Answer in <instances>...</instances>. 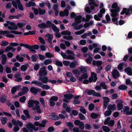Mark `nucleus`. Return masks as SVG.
I'll return each mask as SVG.
<instances>
[{
  "mask_svg": "<svg viewBox=\"0 0 132 132\" xmlns=\"http://www.w3.org/2000/svg\"><path fill=\"white\" fill-rule=\"evenodd\" d=\"M20 45L23 46V47H25L26 48L30 50V52H32L34 53H36V51L35 50H38L39 48V46L37 44L31 46L27 44L21 43L20 44Z\"/></svg>",
  "mask_w": 132,
  "mask_h": 132,
  "instance_id": "nucleus-1",
  "label": "nucleus"
},
{
  "mask_svg": "<svg viewBox=\"0 0 132 132\" xmlns=\"http://www.w3.org/2000/svg\"><path fill=\"white\" fill-rule=\"evenodd\" d=\"M15 1H12V3L13 6L16 9H17L18 7L19 10L23 11V8L20 0H15Z\"/></svg>",
  "mask_w": 132,
  "mask_h": 132,
  "instance_id": "nucleus-2",
  "label": "nucleus"
},
{
  "mask_svg": "<svg viewBox=\"0 0 132 132\" xmlns=\"http://www.w3.org/2000/svg\"><path fill=\"white\" fill-rule=\"evenodd\" d=\"M125 14L126 15H129L132 14V5L130 6L129 8H123L120 14L123 15Z\"/></svg>",
  "mask_w": 132,
  "mask_h": 132,
  "instance_id": "nucleus-3",
  "label": "nucleus"
},
{
  "mask_svg": "<svg viewBox=\"0 0 132 132\" xmlns=\"http://www.w3.org/2000/svg\"><path fill=\"white\" fill-rule=\"evenodd\" d=\"M26 127L28 130L31 132H32L33 130L35 131H37L38 130V128L37 127L36 128L34 125L30 122L28 123Z\"/></svg>",
  "mask_w": 132,
  "mask_h": 132,
  "instance_id": "nucleus-4",
  "label": "nucleus"
},
{
  "mask_svg": "<svg viewBox=\"0 0 132 132\" xmlns=\"http://www.w3.org/2000/svg\"><path fill=\"white\" fill-rule=\"evenodd\" d=\"M39 103V102L38 101L31 99L28 101L27 106L29 108H31L34 107V104L37 105Z\"/></svg>",
  "mask_w": 132,
  "mask_h": 132,
  "instance_id": "nucleus-5",
  "label": "nucleus"
},
{
  "mask_svg": "<svg viewBox=\"0 0 132 132\" xmlns=\"http://www.w3.org/2000/svg\"><path fill=\"white\" fill-rule=\"evenodd\" d=\"M97 75L96 73L94 72H92L91 77H90L89 78V82H92V81L95 82L97 81Z\"/></svg>",
  "mask_w": 132,
  "mask_h": 132,
  "instance_id": "nucleus-6",
  "label": "nucleus"
},
{
  "mask_svg": "<svg viewBox=\"0 0 132 132\" xmlns=\"http://www.w3.org/2000/svg\"><path fill=\"white\" fill-rule=\"evenodd\" d=\"M95 0H88V4L90 6V8L92 10H94L95 7L98 6L97 4L96 3Z\"/></svg>",
  "mask_w": 132,
  "mask_h": 132,
  "instance_id": "nucleus-7",
  "label": "nucleus"
},
{
  "mask_svg": "<svg viewBox=\"0 0 132 132\" xmlns=\"http://www.w3.org/2000/svg\"><path fill=\"white\" fill-rule=\"evenodd\" d=\"M120 7H118L116 9H111L110 10L111 13V16L112 17L117 16L118 15V13L120 12Z\"/></svg>",
  "mask_w": 132,
  "mask_h": 132,
  "instance_id": "nucleus-8",
  "label": "nucleus"
},
{
  "mask_svg": "<svg viewBox=\"0 0 132 132\" xmlns=\"http://www.w3.org/2000/svg\"><path fill=\"white\" fill-rule=\"evenodd\" d=\"M30 91L32 93L36 95L37 92H41V90L39 88H36L35 87H33L30 88Z\"/></svg>",
  "mask_w": 132,
  "mask_h": 132,
  "instance_id": "nucleus-9",
  "label": "nucleus"
},
{
  "mask_svg": "<svg viewBox=\"0 0 132 132\" xmlns=\"http://www.w3.org/2000/svg\"><path fill=\"white\" fill-rule=\"evenodd\" d=\"M112 75L113 78L116 79L117 77H119V72L117 69L114 70L112 72Z\"/></svg>",
  "mask_w": 132,
  "mask_h": 132,
  "instance_id": "nucleus-10",
  "label": "nucleus"
},
{
  "mask_svg": "<svg viewBox=\"0 0 132 132\" xmlns=\"http://www.w3.org/2000/svg\"><path fill=\"white\" fill-rule=\"evenodd\" d=\"M130 108L128 106H125L124 108L123 109V112L126 113V115H131L132 114V112L129 111Z\"/></svg>",
  "mask_w": 132,
  "mask_h": 132,
  "instance_id": "nucleus-11",
  "label": "nucleus"
},
{
  "mask_svg": "<svg viewBox=\"0 0 132 132\" xmlns=\"http://www.w3.org/2000/svg\"><path fill=\"white\" fill-rule=\"evenodd\" d=\"M39 79L43 83L46 84L48 82V78L46 76L39 77Z\"/></svg>",
  "mask_w": 132,
  "mask_h": 132,
  "instance_id": "nucleus-12",
  "label": "nucleus"
},
{
  "mask_svg": "<svg viewBox=\"0 0 132 132\" xmlns=\"http://www.w3.org/2000/svg\"><path fill=\"white\" fill-rule=\"evenodd\" d=\"M21 86V85H19L13 87L11 90L12 94H14L20 88Z\"/></svg>",
  "mask_w": 132,
  "mask_h": 132,
  "instance_id": "nucleus-13",
  "label": "nucleus"
},
{
  "mask_svg": "<svg viewBox=\"0 0 132 132\" xmlns=\"http://www.w3.org/2000/svg\"><path fill=\"white\" fill-rule=\"evenodd\" d=\"M47 73L46 70H43L40 69L38 72V75L39 77L43 76V75L46 76L47 75Z\"/></svg>",
  "mask_w": 132,
  "mask_h": 132,
  "instance_id": "nucleus-14",
  "label": "nucleus"
},
{
  "mask_svg": "<svg viewBox=\"0 0 132 132\" xmlns=\"http://www.w3.org/2000/svg\"><path fill=\"white\" fill-rule=\"evenodd\" d=\"M125 72L127 73L128 75L130 76L132 75V69L131 67H128L125 69Z\"/></svg>",
  "mask_w": 132,
  "mask_h": 132,
  "instance_id": "nucleus-15",
  "label": "nucleus"
},
{
  "mask_svg": "<svg viewBox=\"0 0 132 132\" xmlns=\"http://www.w3.org/2000/svg\"><path fill=\"white\" fill-rule=\"evenodd\" d=\"M46 36L48 37L47 40L48 42L50 43H52V40L53 38V35L49 33L47 34L46 35Z\"/></svg>",
  "mask_w": 132,
  "mask_h": 132,
  "instance_id": "nucleus-16",
  "label": "nucleus"
},
{
  "mask_svg": "<svg viewBox=\"0 0 132 132\" xmlns=\"http://www.w3.org/2000/svg\"><path fill=\"white\" fill-rule=\"evenodd\" d=\"M36 4L35 2L32 1H29L28 3L26 4V7H29L31 6H34L36 5Z\"/></svg>",
  "mask_w": 132,
  "mask_h": 132,
  "instance_id": "nucleus-17",
  "label": "nucleus"
},
{
  "mask_svg": "<svg viewBox=\"0 0 132 132\" xmlns=\"http://www.w3.org/2000/svg\"><path fill=\"white\" fill-rule=\"evenodd\" d=\"M108 109L109 110H116V104H113L112 105L109 104L108 105Z\"/></svg>",
  "mask_w": 132,
  "mask_h": 132,
  "instance_id": "nucleus-18",
  "label": "nucleus"
},
{
  "mask_svg": "<svg viewBox=\"0 0 132 132\" xmlns=\"http://www.w3.org/2000/svg\"><path fill=\"white\" fill-rule=\"evenodd\" d=\"M74 96L73 95L70 94H66L64 95V97L66 99L71 100Z\"/></svg>",
  "mask_w": 132,
  "mask_h": 132,
  "instance_id": "nucleus-19",
  "label": "nucleus"
},
{
  "mask_svg": "<svg viewBox=\"0 0 132 132\" xmlns=\"http://www.w3.org/2000/svg\"><path fill=\"white\" fill-rule=\"evenodd\" d=\"M33 110L36 111L37 113H41L42 112L41 110L40 109V107L39 105H37L34 107L33 109Z\"/></svg>",
  "mask_w": 132,
  "mask_h": 132,
  "instance_id": "nucleus-20",
  "label": "nucleus"
},
{
  "mask_svg": "<svg viewBox=\"0 0 132 132\" xmlns=\"http://www.w3.org/2000/svg\"><path fill=\"white\" fill-rule=\"evenodd\" d=\"M32 84H35L36 85L38 86H41L42 85H43V83L41 82H39L36 80H34L32 81L31 82Z\"/></svg>",
  "mask_w": 132,
  "mask_h": 132,
  "instance_id": "nucleus-21",
  "label": "nucleus"
},
{
  "mask_svg": "<svg viewBox=\"0 0 132 132\" xmlns=\"http://www.w3.org/2000/svg\"><path fill=\"white\" fill-rule=\"evenodd\" d=\"M83 74L81 76V77L79 78V80L80 81H82V79H86L88 78V76L87 74L86 73H83Z\"/></svg>",
  "mask_w": 132,
  "mask_h": 132,
  "instance_id": "nucleus-22",
  "label": "nucleus"
},
{
  "mask_svg": "<svg viewBox=\"0 0 132 132\" xmlns=\"http://www.w3.org/2000/svg\"><path fill=\"white\" fill-rule=\"evenodd\" d=\"M66 125L68 127L70 130H72V128L74 127V125L71 122H66Z\"/></svg>",
  "mask_w": 132,
  "mask_h": 132,
  "instance_id": "nucleus-23",
  "label": "nucleus"
},
{
  "mask_svg": "<svg viewBox=\"0 0 132 132\" xmlns=\"http://www.w3.org/2000/svg\"><path fill=\"white\" fill-rule=\"evenodd\" d=\"M1 120L2 124L3 125H5L6 123L7 119L6 117H2L1 118Z\"/></svg>",
  "mask_w": 132,
  "mask_h": 132,
  "instance_id": "nucleus-24",
  "label": "nucleus"
},
{
  "mask_svg": "<svg viewBox=\"0 0 132 132\" xmlns=\"http://www.w3.org/2000/svg\"><path fill=\"white\" fill-rule=\"evenodd\" d=\"M7 97L5 95H2L0 98V100L1 102L3 103L5 102L6 101Z\"/></svg>",
  "mask_w": 132,
  "mask_h": 132,
  "instance_id": "nucleus-25",
  "label": "nucleus"
},
{
  "mask_svg": "<svg viewBox=\"0 0 132 132\" xmlns=\"http://www.w3.org/2000/svg\"><path fill=\"white\" fill-rule=\"evenodd\" d=\"M52 28L53 31L56 33H58L59 31V30L56 27L55 25L53 23Z\"/></svg>",
  "mask_w": 132,
  "mask_h": 132,
  "instance_id": "nucleus-26",
  "label": "nucleus"
},
{
  "mask_svg": "<svg viewBox=\"0 0 132 132\" xmlns=\"http://www.w3.org/2000/svg\"><path fill=\"white\" fill-rule=\"evenodd\" d=\"M23 112L28 119H29L30 118V116L29 113V111L28 110H23Z\"/></svg>",
  "mask_w": 132,
  "mask_h": 132,
  "instance_id": "nucleus-27",
  "label": "nucleus"
},
{
  "mask_svg": "<svg viewBox=\"0 0 132 132\" xmlns=\"http://www.w3.org/2000/svg\"><path fill=\"white\" fill-rule=\"evenodd\" d=\"M127 86L124 85H121L118 87V89L122 90H125L127 89Z\"/></svg>",
  "mask_w": 132,
  "mask_h": 132,
  "instance_id": "nucleus-28",
  "label": "nucleus"
},
{
  "mask_svg": "<svg viewBox=\"0 0 132 132\" xmlns=\"http://www.w3.org/2000/svg\"><path fill=\"white\" fill-rule=\"evenodd\" d=\"M46 24L44 22H42L41 23L39 24L38 25V27L40 28H46Z\"/></svg>",
  "mask_w": 132,
  "mask_h": 132,
  "instance_id": "nucleus-29",
  "label": "nucleus"
},
{
  "mask_svg": "<svg viewBox=\"0 0 132 132\" xmlns=\"http://www.w3.org/2000/svg\"><path fill=\"white\" fill-rule=\"evenodd\" d=\"M28 64L23 65H21L20 67V69L22 71H25L27 69Z\"/></svg>",
  "mask_w": 132,
  "mask_h": 132,
  "instance_id": "nucleus-30",
  "label": "nucleus"
},
{
  "mask_svg": "<svg viewBox=\"0 0 132 132\" xmlns=\"http://www.w3.org/2000/svg\"><path fill=\"white\" fill-rule=\"evenodd\" d=\"M7 23H8L11 26H13V27H14L16 29H18V26L14 22H11L10 21H6Z\"/></svg>",
  "mask_w": 132,
  "mask_h": 132,
  "instance_id": "nucleus-31",
  "label": "nucleus"
},
{
  "mask_svg": "<svg viewBox=\"0 0 132 132\" xmlns=\"http://www.w3.org/2000/svg\"><path fill=\"white\" fill-rule=\"evenodd\" d=\"M61 34L63 35H71L70 32L68 30L62 31L61 32Z\"/></svg>",
  "mask_w": 132,
  "mask_h": 132,
  "instance_id": "nucleus-32",
  "label": "nucleus"
},
{
  "mask_svg": "<svg viewBox=\"0 0 132 132\" xmlns=\"http://www.w3.org/2000/svg\"><path fill=\"white\" fill-rule=\"evenodd\" d=\"M16 59L19 62H21L23 61L24 58L23 57H20L19 55H17L16 56Z\"/></svg>",
  "mask_w": 132,
  "mask_h": 132,
  "instance_id": "nucleus-33",
  "label": "nucleus"
},
{
  "mask_svg": "<svg viewBox=\"0 0 132 132\" xmlns=\"http://www.w3.org/2000/svg\"><path fill=\"white\" fill-rule=\"evenodd\" d=\"M93 60L91 56H89L88 58L86 59L85 61L88 64H90L91 63V61Z\"/></svg>",
  "mask_w": 132,
  "mask_h": 132,
  "instance_id": "nucleus-34",
  "label": "nucleus"
},
{
  "mask_svg": "<svg viewBox=\"0 0 132 132\" xmlns=\"http://www.w3.org/2000/svg\"><path fill=\"white\" fill-rule=\"evenodd\" d=\"M123 104L120 103H118L117 105V107L119 110H121L123 107Z\"/></svg>",
  "mask_w": 132,
  "mask_h": 132,
  "instance_id": "nucleus-35",
  "label": "nucleus"
},
{
  "mask_svg": "<svg viewBox=\"0 0 132 132\" xmlns=\"http://www.w3.org/2000/svg\"><path fill=\"white\" fill-rule=\"evenodd\" d=\"M102 128L103 131L105 132H109L110 131V129L106 126H102Z\"/></svg>",
  "mask_w": 132,
  "mask_h": 132,
  "instance_id": "nucleus-36",
  "label": "nucleus"
},
{
  "mask_svg": "<svg viewBox=\"0 0 132 132\" xmlns=\"http://www.w3.org/2000/svg\"><path fill=\"white\" fill-rule=\"evenodd\" d=\"M79 117L80 119L81 120H85L86 119L85 117L81 113H79Z\"/></svg>",
  "mask_w": 132,
  "mask_h": 132,
  "instance_id": "nucleus-37",
  "label": "nucleus"
},
{
  "mask_svg": "<svg viewBox=\"0 0 132 132\" xmlns=\"http://www.w3.org/2000/svg\"><path fill=\"white\" fill-rule=\"evenodd\" d=\"M95 93V91L94 90L90 89L88 90L87 92V94L90 95H94V93Z\"/></svg>",
  "mask_w": 132,
  "mask_h": 132,
  "instance_id": "nucleus-38",
  "label": "nucleus"
},
{
  "mask_svg": "<svg viewBox=\"0 0 132 132\" xmlns=\"http://www.w3.org/2000/svg\"><path fill=\"white\" fill-rule=\"evenodd\" d=\"M52 62L51 60L47 59L44 61V64L45 65H47L51 63Z\"/></svg>",
  "mask_w": 132,
  "mask_h": 132,
  "instance_id": "nucleus-39",
  "label": "nucleus"
},
{
  "mask_svg": "<svg viewBox=\"0 0 132 132\" xmlns=\"http://www.w3.org/2000/svg\"><path fill=\"white\" fill-rule=\"evenodd\" d=\"M9 44V42H7L4 40H2L1 43V45L2 46H4L7 45Z\"/></svg>",
  "mask_w": 132,
  "mask_h": 132,
  "instance_id": "nucleus-40",
  "label": "nucleus"
},
{
  "mask_svg": "<svg viewBox=\"0 0 132 132\" xmlns=\"http://www.w3.org/2000/svg\"><path fill=\"white\" fill-rule=\"evenodd\" d=\"M112 113V111L110 110H106V111L104 113V115L105 116H109Z\"/></svg>",
  "mask_w": 132,
  "mask_h": 132,
  "instance_id": "nucleus-41",
  "label": "nucleus"
},
{
  "mask_svg": "<svg viewBox=\"0 0 132 132\" xmlns=\"http://www.w3.org/2000/svg\"><path fill=\"white\" fill-rule=\"evenodd\" d=\"M76 65V62H72L70 63L69 65L70 68H75Z\"/></svg>",
  "mask_w": 132,
  "mask_h": 132,
  "instance_id": "nucleus-42",
  "label": "nucleus"
},
{
  "mask_svg": "<svg viewBox=\"0 0 132 132\" xmlns=\"http://www.w3.org/2000/svg\"><path fill=\"white\" fill-rule=\"evenodd\" d=\"M80 68V72L82 73H86L87 72V70L85 68L83 67H79Z\"/></svg>",
  "mask_w": 132,
  "mask_h": 132,
  "instance_id": "nucleus-43",
  "label": "nucleus"
},
{
  "mask_svg": "<svg viewBox=\"0 0 132 132\" xmlns=\"http://www.w3.org/2000/svg\"><path fill=\"white\" fill-rule=\"evenodd\" d=\"M58 100V97L57 96H52L50 99V100L54 101H56Z\"/></svg>",
  "mask_w": 132,
  "mask_h": 132,
  "instance_id": "nucleus-44",
  "label": "nucleus"
},
{
  "mask_svg": "<svg viewBox=\"0 0 132 132\" xmlns=\"http://www.w3.org/2000/svg\"><path fill=\"white\" fill-rule=\"evenodd\" d=\"M55 64L56 65L60 67L62 66L63 65L61 62L57 60H55Z\"/></svg>",
  "mask_w": 132,
  "mask_h": 132,
  "instance_id": "nucleus-45",
  "label": "nucleus"
},
{
  "mask_svg": "<svg viewBox=\"0 0 132 132\" xmlns=\"http://www.w3.org/2000/svg\"><path fill=\"white\" fill-rule=\"evenodd\" d=\"M40 87H41L43 89L45 90H48L50 88V87L48 85H42Z\"/></svg>",
  "mask_w": 132,
  "mask_h": 132,
  "instance_id": "nucleus-46",
  "label": "nucleus"
},
{
  "mask_svg": "<svg viewBox=\"0 0 132 132\" xmlns=\"http://www.w3.org/2000/svg\"><path fill=\"white\" fill-rule=\"evenodd\" d=\"M85 31V30L84 29H82L76 32H75V34L77 35H80L84 33Z\"/></svg>",
  "mask_w": 132,
  "mask_h": 132,
  "instance_id": "nucleus-47",
  "label": "nucleus"
},
{
  "mask_svg": "<svg viewBox=\"0 0 132 132\" xmlns=\"http://www.w3.org/2000/svg\"><path fill=\"white\" fill-rule=\"evenodd\" d=\"M46 13V11L45 10L41 9L40 8L39 9V13L40 15H43Z\"/></svg>",
  "mask_w": 132,
  "mask_h": 132,
  "instance_id": "nucleus-48",
  "label": "nucleus"
},
{
  "mask_svg": "<svg viewBox=\"0 0 132 132\" xmlns=\"http://www.w3.org/2000/svg\"><path fill=\"white\" fill-rule=\"evenodd\" d=\"M10 33L9 32L7 31L0 30V34L4 35L5 34H8Z\"/></svg>",
  "mask_w": 132,
  "mask_h": 132,
  "instance_id": "nucleus-49",
  "label": "nucleus"
},
{
  "mask_svg": "<svg viewBox=\"0 0 132 132\" xmlns=\"http://www.w3.org/2000/svg\"><path fill=\"white\" fill-rule=\"evenodd\" d=\"M78 126L81 130H83L84 128L85 125L81 121L80 123Z\"/></svg>",
  "mask_w": 132,
  "mask_h": 132,
  "instance_id": "nucleus-50",
  "label": "nucleus"
},
{
  "mask_svg": "<svg viewBox=\"0 0 132 132\" xmlns=\"http://www.w3.org/2000/svg\"><path fill=\"white\" fill-rule=\"evenodd\" d=\"M90 116L92 118L95 119L98 117V114L95 113H92L91 114Z\"/></svg>",
  "mask_w": 132,
  "mask_h": 132,
  "instance_id": "nucleus-51",
  "label": "nucleus"
},
{
  "mask_svg": "<svg viewBox=\"0 0 132 132\" xmlns=\"http://www.w3.org/2000/svg\"><path fill=\"white\" fill-rule=\"evenodd\" d=\"M112 7L113 9H116L118 7H120L118 6V4L117 3H114L113 4Z\"/></svg>",
  "mask_w": 132,
  "mask_h": 132,
  "instance_id": "nucleus-52",
  "label": "nucleus"
},
{
  "mask_svg": "<svg viewBox=\"0 0 132 132\" xmlns=\"http://www.w3.org/2000/svg\"><path fill=\"white\" fill-rule=\"evenodd\" d=\"M80 109L79 111L84 114H85L86 113V110L82 106H80Z\"/></svg>",
  "mask_w": 132,
  "mask_h": 132,
  "instance_id": "nucleus-53",
  "label": "nucleus"
},
{
  "mask_svg": "<svg viewBox=\"0 0 132 132\" xmlns=\"http://www.w3.org/2000/svg\"><path fill=\"white\" fill-rule=\"evenodd\" d=\"M47 24H46V28H49L51 27V26H52V22L49 21H47L46 22Z\"/></svg>",
  "mask_w": 132,
  "mask_h": 132,
  "instance_id": "nucleus-54",
  "label": "nucleus"
},
{
  "mask_svg": "<svg viewBox=\"0 0 132 132\" xmlns=\"http://www.w3.org/2000/svg\"><path fill=\"white\" fill-rule=\"evenodd\" d=\"M63 38L64 39L68 40H70L72 39L73 38L71 36H64L63 37Z\"/></svg>",
  "mask_w": 132,
  "mask_h": 132,
  "instance_id": "nucleus-55",
  "label": "nucleus"
},
{
  "mask_svg": "<svg viewBox=\"0 0 132 132\" xmlns=\"http://www.w3.org/2000/svg\"><path fill=\"white\" fill-rule=\"evenodd\" d=\"M26 100V97L24 96H23L20 98H19V101L20 102L23 103Z\"/></svg>",
  "mask_w": 132,
  "mask_h": 132,
  "instance_id": "nucleus-56",
  "label": "nucleus"
},
{
  "mask_svg": "<svg viewBox=\"0 0 132 132\" xmlns=\"http://www.w3.org/2000/svg\"><path fill=\"white\" fill-rule=\"evenodd\" d=\"M72 72L73 74L75 75H80V72L77 69L73 70Z\"/></svg>",
  "mask_w": 132,
  "mask_h": 132,
  "instance_id": "nucleus-57",
  "label": "nucleus"
},
{
  "mask_svg": "<svg viewBox=\"0 0 132 132\" xmlns=\"http://www.w3.org/2000/svg\"><path fill=\"white\" fill-rule=\"evenodd\" d=\"M45 56L46 57L48 58L52 57H53V55L49 52L46 53H45Z\"/></svg>",
  "mask_w": 132,
  "mask_h": 132,
  "instance_id": "nucleus-58",
  "label": "nucleus"
},
{
  "mask_svg": "<svg viewBox=\"0 0 132 132\" xmlns=\"http://www.w3.org/2000/svg\"><path fill=\"white\" fill-rule=\"evenodd\" d=\"M25 25V24L24 23H17L16 25H17L19 28H22Z\"/></svg>",
  "mask_w": 132,
  "mask_h": 132,
  "instance_id": "nucleus-59",
  "label": "nucleus"
},
{
  "mask_svg": "<svg viewBox=\"0 0 132 132\" xmlns=\"http://www.w3.org/2000/svg\"><path fill=\"white\" fill-rule=\"evenodd\" d=\"M21 90L24 93H27L28 91V88L26 87H23L22 88Z\"/></svg>",
  "mask_w": 132,
  "mask_h": 132,
  "instance_id": "nucleus-60",
  "label": "nucleus"
},
{
  "mask_svg": "<svg viewBox=\"0 0 132 132\" xmlns=\"http://www.w3.org/2000/svg\"><path fill=\"white\" fill-rule=\"evenodd\" d=\"M40 65L38 63L35 64L34 67V69L35 71H37L39 68Z\"/></svg>",
  "mask_w": 132,
  "mask_h": 132,
  "instance_id": "nucleus-61",
  "label": "nucleus"
},
{
  "mask_svg": "<svg viewBox=\"0 0 132 132\" xmlns=\"http://www.w3.org/2000/svg\"><path fill=\"white\" fill-rule=\"evenodd\" d=\"M94 105L92 104L91 103L89 104V110L90 111H92V110L94 108Z\"/></svg>",
  "mask_w": 132,
  "mask_h": 132,
  "instance_id": "nucleus-62",
  "label": "nucleus"
},
{
  "mask_svg": "<svg viewBox=\"0 0 132 132\" xmlns=\"http://www.w3.org/2000/svg\"><path fill=\"white\" fill-rule=\"evenodd\" d=\"M110 119L111 118L110 117H108L105 120L104 122V124L105 125L108 124L110 121Z\"/></svg>",
  "mask_w": 132,
  "mask_h": 132,
  "instance_id": "nucleus-63",
  "label": "nucleus"
},
{
  "mask_svg": "<svg viewBox=\"0 0 132 132\" xmlns=\"http://www.w3.org/2000/svg\"><path fill=\"white\" fill-rule=\"evenodd\" d=\"M80 103V101H79L77 100V99L74 100L72 102V103L74 105L79 104Z\"/></svg>",
  "mask_w": 132,
  "mask_h": 132,
  "instance_id": "nucleus-64",
  "label": "nucleus"
}]
</instances>
